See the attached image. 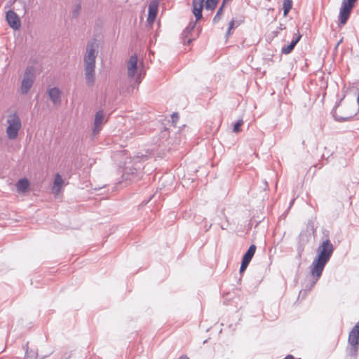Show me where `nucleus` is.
I'll use <instances>...</instances> for the list:
<instances>
[{
	"label": "nucleus",
	"mask_w": 359,
	"mask_h": 359,
	"mask_svg": "<svg viewBox=\"0 0 359 359\" xmlns=\"http://www.w3.org/2000/svg\"><path fill=\"white\" fill-rule=\"evenodd\" d=\"M334 252V246L329 239L323 241L317 249V256L311 265V274L315 278L314 285L320 278L326 264Z\"/></svg>",
	"instance_id": "obj_1"
},
{
	"label": "nucleus",
	"mask_w": 359,
	"mask_h": 359,
	"mask_svg": "<svg viewBox=\"0 0 359 359\" xmlns=\"http://www.w3.org/2000/svg\"><path fill=\"white\" fill-rule=\"evenodd\" d=\"M98 43L96 40L89 41L84 55L85 79L88 86L92 87L95 81V60L97 55Z\"/></svg>",
	"instance_id": "obj_2"
},
{
	"label": "nucleus",
	"mask_w": 359,
	"mask_h": 359,
	"mask_svg": "<svg viewBox=\"0 0 359 359\" xmlns=\"http://www.w3.org/2000/svg\"><path fill=\"white\" fill-rule=\"evenodd\" d=\"M127 74L129 79L139 84L144 76L142 62L138 63V59L135 54L131 55L127 62Z\"/></svg>",
	"instance_id": "obj_3"
},
{
	"label": "nucleus",
	"mask_w": 359,
	"mask_h": 359,
	"mask_svg": "<svg viewBox=\"0 0 359 359\" xmlns=\"http://www.w3.org/2000/svg\"><path fill=\"white\" fill-rule=\"evenodd\" d=\"M6 123L8 126L6 130V135L9 140H15L18 135L22 123L19 116L16 113L8 116Z\"/></svg>",
	"instance_id": "obj_4"
},
{
	"label": "nucleus",
	"mask_w": 359,
	"mask_h": 359,
	"mask_svg": "<svg viewBox=\"0 0 359 359\" xmlns=\"http://www.w3.org/2000/svg\"><path fill=\"white\" fill-rule=\"evenodd\" d=\"M357 0H343L339 11V20L341 25L346 23L352 8Z\"/></svg>",
	"instance_id": "obj_5"
},
{
	"label": "nucleus",
	"mask_w": 359,
	"mask_h": 359,
	"mask_svg": "<svg viewBox=\"0 0 359 359\" xmlns=\"http://www.w3.org/2000/svg\"><path fill=\"white\" fill-rule=\"evenodd\" d=\"M34 81V73L32 67H27L25 72L21 84V92L27 94L31 89Z\"/></svg>",
	"instance_id": "obj_6"
},
{
	"label": "nucleus",
	"mask_w": 359,
	"mask_h": 359,
	"mask_svg": "<svg viewBox=\"0 0 359 359\" xmlns=\"http://www.w3.org/2000/svg\"><path fill=\"white\" fill-rule=\"evenodd\" d=\"M135 168L130 169L126 168L125 175H127V178L132 181H137L141 178L142 165L139 162V158H135Z\"/></svg>",
	"instance_id": "obj_7"
},
{
	"label": "nucleus",
	"mask_w": 359,
	"mask_h": 359,
	"mask_svg": "<svg viewBox=\"0 0 359 359\" xmlns=\"http://www.w3.org/2000/svg\"><path fill=\"white\" fill-rule=\"evenodd\" d=\"M6 21L9 26L15 30H18L21 27L20 20L18 15L13 11H8L6 15Z\"/></svg>",
	"instance_id": "obj_8"
},
{
	"label": "nucleus",
	"mask_w": 359,
	"mask_h": 359,
	"mask_svg": "<svg viewBox=\"0 0 359 359\" xmlns=\"http://www.w3.org/2000/svg\"><path fill=\"white\" fill-rule=\"evenodd\" d=\"M106 120L104 118V112L102 110L98 111L95 114L94 120V126L92 129L93 134L97 135V133H99V132L102 130V126L104 124Z\"/></svg>",
	"instance_id": "obj_9"
},
{
	"label": "nucleus",
	"mask_w": 359,
	"mask_h": 359,
	"mask_svg": "<svg viewBox=\"0 0 359 359\" xmlns=\"http://www.w3.org/2000/svg\"><path fill=\"white\" fill-rule=\"evenodd\" d=\"M158 8V1L152 0L149 5L147 22L152 25L156 20Z\"/></svg>",
	"instance_id": "obj_10"
},
{
	"label": "nucleus",
	"mask_w": 359,
	"mask_h": 359,
	"mask_svg": "<svg viewBox=\"0 0 359 359\" xmlns=\"http://www.w3.org/2000/svg\"><path fill=\"white\" fill-rule=\"evenodd\" d=\"M204 0H192V12L196 21L202 18Z\"/></svg>",
	"instance_id": "obj_11"
},
{
	"label": "nucleus",
	"mask_w": 359,
	"mask_h": 359,
	"mask_svg": "<svg viewBox=\"0 0 359 359\" xmlns=\"http://www.w3.org/2000/svg\"><path fill=\"white\" fill-rule=\"evenodd\" d=\"M65 185V181L62 176L57 173L55 175L54 182L52 188V191L54 195L57 196L61 191L62 187Z\"/></svg>",
	"instance_id": "obj_12"
},
{
	"label": "nucleus",
	"mask_w": 359,
	"mask_h": 359,
	"mask_svg": "<svg viewBox=\"0 0 359 359\" xmlns=\"http://www.w3.org/2000/svg\"><path fill=\"white\" fill-rule=\"evenodd\" d=\"M50 100L55 105H60L61 104V91L57 87L50 88L48 91Z\"/></svg>",
	"instance_id": "obj_13"
},
{
	"label": "nucleus",
	"mask_w": 359,
	"mask_h": 359,
	"mask_svg": "<svg viewBox=\"0 0 359 359\" xmlns=\"http://www.w3.org/2000/svg\"><path fill=\"white\" fill-rule=\"evenodd\" d=\"M301 38L302 35L299 33L295 34L290 43L282 47L281 53L285 55L290 53Z\"/></svg>",
	"instance_id": "obj_14"
},
{
	"label": "nucleus",
	"mask_w": 359,
	"mask_h": 359,
	"mask_svg": "<svg viewBox=\"0 0 359 359\" xmlns=\"http://www.w3.org/2000/svg\"><path fill=\"white\" fill-rule=\"evenodd\" d=\"M15 186L19 193L25 194L29 190V182L27 179L22 178L18 181Z\"/></svg>",
	"instance_id": "obj_15"
},
{
	"label": "nucleus",
	"mask_w": 359,
	"mask_h": 359,
	"mask_svg": "<svg viewBox=\"0 0 359 359\" xmlns=\"http://www.w3.org/2000/svg\"><path fill=\"white\" fill-rule=\"evenodd\" d=\"M348 343L351 346H358L359 344V330L353 327L349 333Z\"/></svg>",
	"instance_id": "obj_16"
},
{
	"label": "nucleus",
	"mask_w": 359,
	"mask_h": 359,
	"mask_svg": "<svg viewBox=\"0 0 359 359\" xmlns=\"http://www.w3.org/2000/svg\"><path fill=\"white\" fill-rule=\"evenodd\" d=\"M256 251V246L255 245H251L248 248V251L244 255L243 259L247 262H250L252 258L253 257Z\"/></svg>",
	"instance_id": "obj_17"
},
{
	"label": "nucleus",
	"mask_w": 359,
	"mask_h": 359,
	"mask_svg": "<svg viewBox=\"0 0 359 359\" xmlns=\"http://www.w3.org/2000/svg\"><path fill=\"white\" fill-rule=\"evenodd\" d=\"M292 2L291 0H285L283 2V15L284 16H286L290 11V10L292 8Z\"/></svg>",
	"instance_id": "obj_18"
},
{
	"label": "nucleus",
	"mask_w": 359,
	"mask_h": 359,
	"mask_svg": "<svg viewBox=\"0 0 359 359\" xmlns=\"http://www.w3.org/2000/svg\"><path fill=\"white\" fill-rule=\"evenodd\" d=\"M218 1L219 0H206L205 5V9L213 10L216 7Z\"/></svg>",
	"instance_id": "obj_19"
},
{
	"label": "nucleus",
	"mask_w": 359,
	"mask_h": 359,
	"mask_svg": "<svg viewBox=\"0 0 359 359\" xmlns=\"http://www.w3.org/2000/svg\"><path fill=\"white\" fill-rule=\"evenodd\" d=\"M196 22H190L187 28L184 29L183 34L185 35L186 37L188 36V34L194 30V29L196 27Z\"/></svg>",
	"instance_id": "obj_20"
},
{
	"label": "nucleus",
	"mask_w": 359,
	"mask_h": 359,
	"mask_svg": "<svg viewBox=\"0 0 359 359\" xmlns=\"http://www.w3.org/2000/svg\"><path fill=\"white\" fill-rule=\"evenodd\" d=\"M223 6H224V4H222V6L218 9L215 16L214 17V18H213L214 22H217L220 20L221 15H222V12H223Z\"/></svg>",
	"instance_id": "obj_21"
},
{
	"label": "nucleus",
	"mask_w": 359,
	"mask_h": 359,
	"mask_svg": "<svg viewBox=\"0 0 359 359\" xmlns=\"http://www.w3.org/2000/svg\"><path fill=\"white\" fill-rule=\"evenodd\" d=\"M243 124V121L242 120H238L234 125L233 126V132L235 133H238L240 131V127L241 126V125Z\"/></svg>",
	"instance_id": "obj_22"
},
{
	"label": "nucleus",
	"mask_w": 359,
	"mask_h": 359,
	"mask_svg": "<svg viewBox=\"0 0 359 359\" xmlns=\"http://www.w3.org/2000/svg\"><path fill=\"white\" fill-rule=\"evenodd\" d=\"M249 262L242 259V263L240 267V272H243L249 264Z\"/></svg>",
	"instance_id": "obj_23"
},
{
	"label": "nucleus",
	"mask_w": 359,
	"mask_h": 359,
	"mask_svg": "<svg viewBox=\"0 0 359 359\" xmlns=\"http://www.w3.org/2000/svg\"><path fill=\"white\" fill-rule=\"evenodd\" d=\"M234 23H235V21L233 20H231L229 22V28H228V30H227V32H226V36H229V35L231 34V30L234 27Z\"/></svg>",
	"instance_id": "obj_24"
},
{
	"label": "nucleus",
	"mask_w": 359,
	"mask_h": 359,
	"mask_svg": "<svg viewBox=\"0 0 359 359\" xmlns=\"http://www.w3.org/2000/svg\"><path fill=\"white\" fill-rule=\"evenodd\" d=\"M358 351V347L357 346H351V348L350 349V353L353 356H355Z\"/></svg>",
	"instance_id": "obj_25"
},
{
	"label": "nucleus",
	"mask_w": 359,
	"mask_h": 359,
	"mask_svg": "<svg viewBox=\"0 0 359 359\" xmlns=\"http://www.w3.org/2000/svg\"><path fill=\"white\" fill-rule=\"evenodd\" d=\"M178 118V114H173L172 116V118L173 120V121H175V118Z\"/></svg>",
	"instance_id": "obj_26"
},
{
	"label": "nucleus",
	"mask_w": 359,
	"mask_h": 359,
	"mask_svg": "<svg viewBox=\"0 0 359 359\" xmlns=\"http://www.w3.org/2000/svg\"><path fill=\"white\" fill-rule=\"evenodd\" d=\"M285 359H294V357L292 355H288Z\"/></svg>",
	"instance_id": "obj_27"
},
{
	"label": "nucleus",
	"mask_w": 359,
	"mask_h": 359,
	"mask_svg": "<svg viewBox=\"0 0 359 359\" xmlns=\"http://www.w3.org/2000/svg\"><path fill=\"white\" fill-rule=\"evenodd\" d=\"M281 26H282V25H280V27L278 28V30H277V31L276 32V36H277V34L279 33V30L283 29V28H282V27H281Z\"/></svg>",
	"instance_id": "obj_28"
},
{
	"label": "nucleus",
	"mask_w": 359,
	"mask_h": 359,
	"mask_svg": "<svg viewBox=\"0 0 359 359\" xmlns=\"http://www.w3.org/2000/svg\"><path fill=\"white\" fill-rule=\"evenodd\" d=\"M353 328L359 330V321L356 323V325L353 327Z\"/></svg>",
	"instance_id": "obj_29"
},
{
	"label": "nucleus",
	"mask_w": 359,
	"mask_h": 359,
	"mask_svg": "<svg viewBox=\"0 0 359 359\" xmlns=\"http://www.w3.org/2000/svg\"><path fill=\"white\" fill-rule=\"evenodd\" d=\"M178 359H189V358L186 355H182V356H180Z\"/></svg>",
	"instance_id": "obj_30"
},
{
	"label": "nucleus",
	"mask_w": 359,
	"mask_h": 359,
	"mask_svg": "<svg viewBox=\"0 0 359 359\" xmlns=\"http://www.w3.org/2000/svg\"><path fill=\"white\" fill-rule=\"evenodd\" d=\"M357 102L359 104V93H358V97H357Z\"/></svg>",
	"instance_id": "obj_31"
},
{
	"label": "nucleus",
	"mask_w": 359,
	"mask_h": 359,
	"mask_svg": "<svg viewBox=\"0 0 359 359\" xmlns=\"http://www.w3.org/2000/svg\"><path fill=\"white\" fill-rule=\"evenodd\" d=\"M191 41V39H189L188 41H187V43H189Z\"/></svg>",
	"instance_id": "obj_32"
},
{
	"label": "nucleus",
	"mask_w": 359,
	"mask_h": 359,
	"mask_svg": "<svg viewBox=\"0 0 359 359\" xmlns=\"http://www.w3.org/2000/svg\"><path fill=\"white\" fill-rule=\"evenodd\" d=\"M294 200H292L290 203V206L293 204Z\"/></svg>",
	"instance_id": "obj_33"
}]
</instances>
